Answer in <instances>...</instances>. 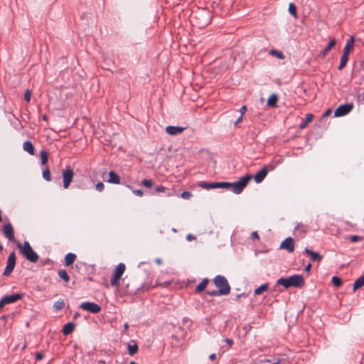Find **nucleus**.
<instances>
[{
	"label": "nucleus",
	"mask_w": 364,
	"mask_h": 364,
	"mask_svg": "<svg viewBox=\"0 0 364 364\" xmlns=\"http://www.w3.org/2000/svg\"><path fill=\"white\" fill-rule=\"evenodd\" d=\"M277 284L279 285H282L286 289L291 287L302 288L305 284V282L301 275L294 274L289 277L279 278L277 279Z\"/></svg>",
	"instance_id": "obj_1"
},
{
	"label": "nucleus",
	"mask_w": 364,
	"mask_h": 364,
	"mask_svg": "<svg viewBox=\"0 0 364 364\" xmlns=\"http://www.w3.org/2000/svg\"><path fill=\"white\" fill-rule=\"evenodd\" d=\"M17 247L20 253L29 262L35 263L38 259V255L33 250L28 241H24L23 243L17 242Z\"/></svg>",
	"instance_id": "obj_2"
},
{
	"label": "nucleus",
	"mask_w": 364,
	"mask_h": 364,
	"mask_svg": "<svg viewBox=\"0 0 364 364\" xmlns=\"http://www.w3.org/2000/svg\"><path fill=\"white\" fill-rule=\"evenodd\" d=\"M213 283L221 294L228 295L230 294L231 288L227 279L224 276L217 275L213 279Z\"/></svg>",
	"instance_id": "obj_3"
},
{
	"label": "nucleus",
	"mask_w": 364,
	"mask_h": 364,
	"mask_svg": "<svg viewBox=\"0 0 364 364\" xmlns=\"http://www.w3.org/2000/svg\"><path fill=\"white\" fill-rule=\"evenodd\" d=\"M210 18L209 12L206 11H202L196 13L193 16V19L195 20L196 24L199 28H203L208 26L210 23Z\"/></svg>",
	"instance_id": "obj_4"
},
{
	"label": "nucleus",
	"mask_w": 364,
	"mask_h": 364,
	"mask_svg": "<svg viewBox=\"0 0 364 364\" xmlns=\"http://www.w3.org/2000/svg\"><path fill=\"white\" fill-rule=\"evenodd\" d=\"M252 179V176L247 174L242 177L238 181L231 183L230 190L235 194H240Z\"/></svg>",
	"instance_id": "obj_5"
},
{
	"label": "nucleus",
	"mask_w": 364,
	"mask_h": 364,
	"mask_svg": "<svg viewBox=\"0 0 364 364\" xmlns=\"http://www.w3.org/2000/svg\"><path fill=\"white\" fill-rule=\"evenodd\" d=\"M353 43H354V38L352 36L348 40V41L345 46V48L343 50V54L341 58L340 65L338 67V69L339 70H341L346 66V65L348 62V55H349L350 51L353 47Z\"/></svg>",
	"instance_id": "obj_6"
},
{
	"label": "nucleus",
	"mask_w": 364,
	"mask_h": 364,
	"mask_svg": "<svg viewBox=\"0 0 364 364\" xmlns=\"http://www.w3.org/2000/svg\"><path fill=\"white\" fill-rule=\"evenodd\" d=\"M125 269L126 266L124 263H119L116 267L110 281V284L112 287H117L119 286V280L124 273Z\"/></svg>",
	"instance_id": "obj_7"
},
{
	"label": "nucleus",
	"mask_w": 364,
	"mask_h": 364,
	"mask_svg": "<svg viewBox=\"0 0 364 364\" xmlns=\"http://www.w3.org/2000/svg\"><path fill=\"white\" fill-rule=\"evenodd\" d=\"M16 265V254L14 252H11L7 259L6 267L4 271L3 274L6 277L9 276L13 272Z\"/></svg>",
	"instance_id": "obj_8"
},
{
	"label": "nucleus",
	"mask_w": 364,
	"mask_h": 364,
	"mask_svg": "<svg viewBox=\"0 0 364 364\" xmlns=\"http://www.w3.org/2000/svg\"><path fill=\"white\" fill-rule=\"evenodd\" d=\"M74 176L73 169L70 167H68L63 171V181L64 188H68L71 182L73 181Z\"/></svg>",
	"instance_id": "obj_9"
},
{
	"label": "nucleus",
	"mask_w": 364,
	"mask_h": 364,
	"mask_svg": "<svg viewBox=\"0 0 364 364\" xmlns=\"http://www.w3.org/2000/svg\"><path fill=\"white\" fill-rule=\"evenodd\" d=\"M80 308L92 314H97L101 311V306L99 304L89 301L82 303Z\"/></svg>",
	"instance_id": "obj_10"
},
{
	"label": "nucleus",
	"mask_w": 364,
	"mask_h": 364,
	"mask_svg": "<svg viewBox=\"0 0 364 364\" xmlns=\"http://www.w3.org/2000/svg\"><path fill=\"white\" fill-rule=\"evenodd\" d=\"M353 108V103L341 105L335 110L334 116L336 117L344 116L348 114Z\"/></svg>",
	"instance_id": "obj_11"
},
{
	"label": "nucleus",
	"mask_w": 364,
	"mask_h": 364,
	"mask_svg": "<svg viewBox=\"0 0 364 364\" xmlns=\"http://www.w3.org/2000/svg\"><path fill=\"white\" fill-rule=\"evenodd\" d=\"M294 239L289 237L282 242L280 249L287 250L289 252L291 253L294 250Z\"/></svg>",
	"instance_id": "obj_12"
},
{
	"label": "nucleus",
	"mask_w": 364,
	"mask_h": 364,
	"mask_svg": "<svg viewBox=\"0 0 364 364\" xmlns=\"http://www.w3.org/2000/svg\"><path fill=\"white\" fill-rule=\"evenodd\" d=\"M3 232H4V236L6 238H8L10 241H11V242L15 241L14 228L11 223H9L4 225Z\"/></svg>",
	"instance_id": "obj_13"
},
{
	"label": "nucleus",
	"mask_w": 364,
	"mask_h": 364,
	"mask_svg": "<svg viewBox=\"0 0 364 364\" xmlns=\"http://www.w3.org/2000/svg\"><path fill=\"white\" fill-rule=\"evenodd\" d=\"M22 297H23V294L17 293V294H14L11 295H6L4 297H2V299H4V301L5 304L6 305L9 304L15 303L16 301L20 300Z\"/></svg>",
	"instance_id": "obj_14"
},
{
	"label": "nucleus",
	"mask_w": 364,
	"mask_h": 364,
	"mask_svg": "<svg viewBox=\"0 0 364 364\" xmlns=\"http://www.w3.org/2000/svg\"><path fill=\"white\" fill-rule=\"evenodd\" d=\"M184 127L178 126H168L166 127V133L171 136L179 134L182 133L184 131Z\"/></svg>",
	"instance_id": "obj_15"
},
{
	"label": "nucleus",
	"mask_w": 364,
	"mask_h": 364,
	"mask_svg": "<svg viewBox=\"0 0 364 364\" xmlns=\"http://www.w3.org/2000/svg\"><path fill=\"white\" fill-rule=\"evenodd\" d=\"M268 173L267 166H264L259 171H258L254 176L256 183H261L266 177Z\"/></svg>",
	"instance_id": "obj_16"
},
{
	"label": "nucleus",
	"mask_w": 364,
	"mask_h": 364,
	"mask_svg": "<svg viewBox=\"0 0 364 364\" xmlns=\"http://www.w3.org/2000/svg\"><path fill=\"white\" fill-rule=\"evenodd\" d=\"M304 252L310 256L311 259L314 262H319L323 258V256L321 255L318 252H314L307 247L305 248Z\"/></svg>",
	"instance_id": "obj_17"
},
{
	"label": "nucleus",
	"mask_w": 364,
	"mask_h": 364,
	"mask_svg": "<svg viewBox=\"0 0 364 364\" xmlns=\"http://www.w3.org/2000/svg\"><path fill=\"white\" fill-rule=\"evenodd\" d=\"M75 327V325L73 322H68L67 323L62 330V332L64 335L67 336L73 333Z\"/></svg>",
	"instance_id": "obj_18"
},
{
	"label": "nucleus",
	"mask_w": 364,
	"mask_h": 364,
	"mask_svg": "<svg viewBox=\"0 0 364 364\" xmlns=\"http://www.w3.org/2000/svg\"><path fill=\"white\" fill-rule=\"evenodd\" d=\"M23 149L31 155H34L35 150L33 144L30 141H26L23 144Z\"/></svg>",
	"instance_id": "obj_19"
},
{
	"label": "nucleus",
	"mask_w": 364,
	"mask_h": 364,
	"mask_svg": "<svg viewBox=\"0 0 364 364\" xmlns=\"http://www.w3.org/2000/svg\"><path fill=\"white\" fill-rule=\"evenodd\" d=\"M109 183L119 184L120 183L119 176L113 171H110L109 173Z\"/></svg>",
	"instance_id": "obj_20"
},
{
	"label": "nucleus",
	"mask_w": 364,
	"mask_h": 364,
	"mask_svg": "<svg viewBox=\"0 0 364 364\" xmlns=\"http://www.w3.org/2000/svg\"><path fill=\"white\" fill-rule=\"evenodd\" d=\"M208 283H209L208 279H207V278L203 279V281L196 287L195 291L196 293H200V292L203 291L206 289Z\"/></svg>",
	"instance_id": "obj_21"
},
{
	"label": "nucleus",
	"mask_w": 364,
	"mask_h": 364,
	"mask_svg": "<svg viewBox=\"0 0 364 364\" xmlns=\"http://www.w3.org/2000/svg\"><path fill=\"white\" fill-rule=\"evenodd\" d=\"M76 259V255L74 253H68L65 257V265L68 267L73 264Z\"/></svg>",
	"instance_id": "obj_22"
},
{
	"label": "nucleus",
	"mask_w": 364,
	"mask_h": 364,
	"mask_svg": "<svg viewBox=\"0 0 364 364\" xmlns=\"http://www.w3.org/2000/svg\"><path fill=\"white\" fill-rule=\"evenodd\" d=\"M278 97L276 94H272L267 100V105L269 107H274L277 105Z\"/></svg>",
	"instance_id": "obj_23"
},
{
	"label": "nucleus",
	"mask_w": 364,
	"mask_h": 364,
	"mask_svg": "<svg viewBox=\"0 0 364 364\" xmlns=\"http://www.w3.org/2000/svg\"><path fill=\"white\" fill-rule=\"evenodd\" d=\"M198 186L205 189L217 188V182L208 183L200 181L198 183Z\"/></svg>",
	"instance_id": "obj_24"
},
{
	"label": "nucleus",
	"mask_w": 364,
	"mask_h": 364,
	"mask_svg": "<svg viewBox=\"0 0 364 364\" xmlns=\"http://www.w3.org/2000/svg\"><path fill=\"white\" fill-rule=\"evenodd\" d=\"M314 115L312 114H308L306 116L305 119L299 124V129H303L306 128L309 123L313 120Z\"/></svg>",
	"instance_id": "obj_25"
},
{
	"label": "nucleus",
	"mask_w": 364,
	"mask_h": 364,
	"mask_svg": "<svg viewBox=\"0 0 364 364\" xmlns=\"http://www.w3.org/2000/svg\"><path fill=\"white\" fill-rule=\"evenodd\" d=\"M132 342L134 343V344L129 343L127 346V349L129 354L130 355H134L138 352L139 346L134 341H132Z\"/></svg>",
	"instance_id": "obj_26"
},
{
	"label": "nucleus",
	"mask_w": 364,
	"mask_h": 364,
	"mask_svg": "<svg viewBox=\"0 0 364 364\" xmlns=\"http://www.w3.org/2000/svg\"><path fill=\"white\" fill-rule=\"evenodd\" d=\"M364 286V275L358 278L353 284V291Z\"/></svg>",
	"instance_id": "obj_27"
},
{
	"label": "nucleus",
	"mask_w": 364,
	"mask_h": 364,
	"mask_svg": "<svg viewBox=\"0 0 364 364\" xmlns=\"http://www.w3.org/2000/svg\"><path fill=\"white\" fill-rule=\"evenodd\" d=\"M268 289H269V284L264 283L262 285H261L260 287L256 288L254 291V294H255V295L261 294L264 291H267Z\"/></svg>",
	"instance_id": "obj_28"
},
{
	"label": "nucleus",
	"mask_w": 364,
	"mask_h": 364,
	"mask_svg": "<svg viewBox=\"0 0 364 364\" xmlns=\"http://www.w3.org/2000/svg\"><path fill=\"white\" fill-rule=\"evenodd\" d=\"M307 230H308V226L301 223H298L294 228L295 232H299L301 233H305L307 232Z\"/></svg>",
	"instance_id": "obj_29"
},
{
	"label": "nucleus",
	"mask_w": 364,
	"mask_h": 364,
	"mask_svg": "<svg viewBox=\"0 0 364 364\" xmlns=\"http://www.w3.org/2000/svg\"><path fill=\"white\" fill-rule=\"evenodd\" d=\"M58 274L65 282L67 283L70 281V277L65 269H59L58 271Z\"/></svg>",
	"instance_id": "obj_30"
},
{
	"label": "nucleus",
	"mask_w": 364,
	"mask_h": 364,
	"mask_svg": "<svg viewBox=\"0 0 364 364\" xmlns=\"http://www.w3.org/2000/svg\"><path fill=\"white\" fill-rule=\"evenodd\" d=\"M336 45V40L331 39L326 47L324 48V50L322 51L321 54L322 55L325 56L328 52Z\"/></svg>",
	"instance_id": "obj_31"
},
{
	"label": "nucleus",
	"mask_w": 364,
	"mask_h": 364,
	"mask_svg": "<svg viewBox=\"0 0 364 364\" xmlns=\"http://www.w3.org/2000/svg\"><path fill=\"white\" fill-rule=\"evenodd\" d=\"M40 156H41V164L42 165L46 164L48 162V152L45 150H42L40 153Z\"/></svg>",
	"instance_id": "obj_32"
},
{
	"label": "nucleus",
	"mask_w": 364,
	"mask_h": 364,
	"mask_svg": "<svg viewBox=\"0 0 364 364\" xmlns=\"http://www.w3.org/2000/svg\"><path fill=\"white\" fill-rule=\"evenodd\" d=\"M269 53L271 55H274L275 57H277L279 59L283 60L284 58V53L282 51H279V50H274V49H272L269 51Z\"/></svg>",
	"instance_id": "obj_33"
},
{
	"label": "nucleus",
	"mask_w": 364,
	"mask_h": 364,
	"mask_svg": "<svg viewBox=\"0 0 364 364\" xmlns=\"http://www.w3.org/2000/svg\"><path fill=\"white\" fill-rule=\"evenodd\" d=\"M231 186V183L229 182H217V188H221L230 190Z\"/></svg>",
	"instance_id": "obj_34"
},
{
	"label": "nucleus",
	"mask_w": 364,
	"mask_h": 364,
	"mask_svg": "<svg viewBox=\"0 0 364 364\" xmlns=\"http://www.w3.org/2000/svg\"><path fill=\"white\" fill-rule=\"evenodd\" d=\"M65 306V302L63 300H58L54 304V308L56 311H59L64 308Z\"/></svg>",
	"instance_id": "obj_35"
},
{
	"label": "nucleus",
	"mask_w": 364,
	"mask_h": 364,
	"mask_svg": "<svg viewBox=\"0 0 364 364\" xmlns=\"http://www.w3.org/2000/svg\"><path fill=\"white\" fill-rule=\"evenodd\" d=\"M289 12L294 17H296V7L293 3H290L289 4Z\"/></svg>",
	"instance_id": "obj_36"
},
{
	"label": "nucleus",
	"mask_w": 364,
	"mask_h": 364,
	"mask_svg": "<svg viewBox=\"0 0 364 364\" xmlns=\"http://www.w3.org/2000/svg\"><path fill=\"white\" fill-rule=\"evenodd\" d=\"M43 178L47 181H51V178H50V171L49 170L48 168H46L43 170Z\"/></svg>",
	"instance_id": "obj_37"
},
{
	"label": "nucleus",
	"mask_w": 364,
	"mask_h": 364,
	"mask_svg": "<svg viewBox=\"0 0 364 364\" xmlns=\"http://www.w3.org/2000/svg\"><path fill=\"white\" fill-rule=\"evenodd\" d=\"M332 283L335 287H338L342 284V279L336 276L333 277Z\"/></svg>",
	"instance_id": "obj_38"
},
{
	"label": "nucleus",
	"mask_w": 364,
	"mask_h": 364,
	"mask_svg": "<svg viewBox=\"0 0 364 364\" xmlns=\"http://www.w3.org/2000/svg\"><path fill=\"white\" fill-rule=\"evenodd\" d=\"M141 184L143 186H144L146 188H151L153 185V183L151 181V180H149V179H144L142 181H141Z\"/></svg>",
	"instance_id": "obj_39"
},
{
	"label": "nucleus",
	"mask_w": 364,
	"mask_h": 364,
	"mask_svg": "<svg viewBox=\"0 0 364 364\" xmlns=\"http://www.w3.org/2000/svg\"><path fill=\"white\" fill-rule=\"evenodd\" d=\"M181 198L183 199H189L192 196V193L189 191H184L181 195Z\"/></svg>",
	"instance_id": "obj_40"
},
{
	"label": "nucleus",
	"mask_w": 364,
	"mask_h": 364,
	"mask_svg": "<svg viewBox=\"0 0 364 364\" xmlns=\"http://www.w3.org/2000/svg\"><path fill=\"white\" fill-rule=\"evenodd\" d=\"M31 91L29 90H26V92L24 93V100L26 102H30L31 101Z\"/></svg>",
	"instance_id": "obj_41"
},
{
	"label": "nucleus",
	"mask_w": 364,
	"mask_h": 364,
	"mask_svg": "<svg viewBox=\"0 0 364 364\" xmlns=\"http://www.w3.org/2000/svg\"><path fill=\"white\" fill-rule=\"evenodd\" d=\"M206 293L208 295L213 296L222 295L221 293H219V290L208 291Z\"/></svg>",
	"instance_id": "obj_42"
},
{
	"label": "nucleus",
	"mask_w": 364,
	"mask_h": 364,
	"mask_svg": "<svg viewBox=\"0 0 364 364\" xmlns=\"http://www.w3.org/2000/svg\"><path fill=\"white\" fill-rule=\"evenodd\" d=\"M104 188H105V186L102 182H98L95 186L96 190L100 192L104 190Z\"/></svg>",
	"instance_id": "obj_43"
},
{
	"label": "nucleus",
	"mask_w": 364,
	"mask_h": 364,
	"mask_svg": "<svg viewBox=\"0 0 364 364\" xmlns=\"http://www.w3.org/2000/svg\"><path fill=\"white\" fill-rule=\"evenodd\" d=\"M362 240V237L358 235H351L350 237V240L352 242H355L358 241H360Z\"/></svg>",
	"instance_id": "obj_44"
},
{
	"label": "nucleus",
	"mask_w": 364,
	"mask_h": 364,
	"mask_svg": "<svg viewBox=\"0 0 364 364\" xmlns=\"http://www.w3.org/2000/svg\"><path fill=\"white\" fill-rule=\"evenodd\" d=\"M154 189H155V191L157 193L164 192L166 190V187H164L161 185L156 186Z\"/></svg>",
	"instance_id": "obj_45"
},
{
	"label": "nucleus",
	"mask_w": 364,
	"mask_h": 364,
	"mask_svg": "<svg viewBox=\"0 0 364 364\" xmlns=\"http://www.w3.org/2000/svg\"><path fill=\"white\" fill-rule=\"evenodd\" d=\"M133 193H134L136 196H139V197H141V196H143V195H144L143 191H142V190H141V189L134 190V191H133Z\"/></svg>",
	"instance_id": "obj_46"
},
{
	"label": "nucleus",
	"mask_w": 364,
	"mask_h": 364,
	"mask_svg": "<svg viewBox=\"0 0 364 364\" xmlns=\"http://www.w3.org/2000/svg\"><path fill=\"white\" fill-rule=\"evenodd\" d=\"M224 341L228 345L229 348L232 347L233 345V341L232 339L226 338L224 339Z\"/></svg>",
	"instance_id": "obj_47"
},
{
	"label": "nucleus",
	"mask_w": 364,
	"mask_h": 364,
	"mask_svg": "<svg viewBox=\"0 0 364 364\" xmlns=\"http://www.w3.org/2000/svg\"><path fill=\"white\" fill-rule=\"evenodd\" d=\"M35 358H36V360H40L43 359V353H41V352H37V353H36V357H35Z\"/></svg>",
	"instance_id": "obj_48"
},
{
	"label": "nucleus",
	"mask_w": 364,
	"mask_h": 364,
	"mask_svg": "<svg viewBox=\"0 0 364 364\" xmlns=\"http://www.w3.org/2000/svg\"><path fill=\"white\" fill-rule=\"evenodd\" d=\"M246 111H247V107L245 105H243L240 109V112L241 114L240 116L243 117V115L245 114Z\"/></svg>",
	"instance_id": "obj_49"
},
{
	"label": "nucleus",
	"mask_w": 364,
	"mask_h": 364,
	"mask_svg": "<svg viewBox=\"0 0 364 364\" xmlns=\"http://www.w3.org/2000/svg\"><path fill=\"white\" fill-rule=\"evenodd\" d=\"M251 237L253 239H257V240L259 239V235H258L257 231L252 232V234H251Z\"/></svg>",
	"instance_id": "obj_50"
},
{
	"label": "nucleus",
	"mask_w": 364,
	"mask_h": 364,
	"mask_svg": "<svg viewBox=\"0 0 364 364\" xmlns=\"http://www.w3.org/2000/svg\"><path fill=\"white\" fill-rule=\"evenodd\" d=\"M153 287V286H151V284H143L141 285V288L144 289V290H148L149 289Z\"/></svg>",
	"instance_id": "obj_51"
},
{
	"label": "nucleus",
	"mask_w": 364,
	"mask_h": 364,
	"mask_svg": "<svg viewBox=\"0 0 364 364\" xmlns=\"http://www.w3.org/2000/svg\"><path fill=\"white\" fill-rule=\"evenodd\" d=\"M331 114V109H327L323 114V117H327Z\"/></svg>",
	"instance_id": "obj_52"
},
{
	"label": "nucleus",
	"mask_w": 364,
	"mask_h": 364,
	"mask_svg": "<svg viewBox=\"0 0 364 364\" xmlns=\"http://www.w3.org/2000/svg\"><path fill=\"white\" fill-rule=\"evenodd\" d=\"M195 238H196V237H195V236H193V235H191V234H188V235H186V239H187V240H188V241H191V240H194Z\"/></svg>",
	"instance_id": "obj_53"
},
{
	"label": "nucleus",
	"mask_w": 364,
	"mask_h": 364,
	"mask_svg": "<svg viewBox=\"0 0 364 364\" xmlns=\"http://www.w3.org/2000/svg\"><path fill=\"white\" fill-rule=\"evenodd\" d=\"M209 358L210 360L214 361L216 360V355L215 353H212L210 355Z\"/></svg>",
	"instance_id": "obj_54"
},
{
	"label": "nucleus",
	"mask_w": 364,
	"mask_h": 364,
	"mask_svg": "<svg viewBox=\"0 0 364 364\" xmlns=\"http://www.w3.org/2000/svg\"><path fill=\"white\" fill-rule=\"evenodd\" d=\"M242 117H243L242 116H240V117L237 119L236 122H235V127H236V126H237V124H239V123L242 120Z\"/></svg>",
	"instance_id": "obj_55"
},
{
	"label": "nucleus",
	"mask_w": 364,
	"mask_h": 364,
	"mask_svg": "<svg viewBox=\"0 0 364 364\" xmlns=\"http://www.w3.org/2000/svg\"><path fill=\"white\" fill-rule=\"evenodd\" d=\"M311 268V264L309 263V264H307L304 269L305 272H309L310 271Z\"/></svg>",
	"instance_id": "obj_56"
},
{
	"label": "nucleus",
	"mask_w": 364,
	"mask_h": 364,
	"mask_svg": "<svg viewBox=\"0 0 364 364\" xmlns=\"http://www.w3.org/2000/svg\"><path fill=\"white\" fill-rule=\"evenodd\" d=\"M5 305H6V304H5L4 301V299H1L0 300V310H1V309H2Z\"/></svg>",
	"instance_id": "obj_57"
},
{
	"label": "nucleus",
	"mask_w": 364,
	"mask_h": 364,
	"mask_svg": "<svg viewBox=\"0 0 364 364\" xmlns=\"http://www.w3.org/2000/svg\"><path fill=\"white\" fill-rule=\"evenodd\" d=\"M124 329L125 331L128 330L129 329V324L127 323H125L124 325Z\"/></svg>",
	"instance_id": "obj_58"
},
{
	"label": "nucleus",
	"mask_w": 364,
	"mask_h": 364,
	"mask_svg": "<svg viewBox=\"0 0 364 364\" xmlns=\"http://www.w3.org/2000/svg\"><path fill=\"white\" fill-rule=\"evenodd\" d=\"M360 97L362 98L361 102L362 103L364 102V101H363V93L362 94V95H359L358 96V100L359 101H360Z\"/></svg>",
	"instance_id": "obj_59"
},
{
	"label": "nucleus",
	"mask_w": 364,
	"mask_h": 364,
	"mask_svg": "<svg viewBox=\"0 0 364 364\" xmlns=\"http://www.w3.org/2000/svg\"><path fill=\"white\" fill-rule=\"evenodd\" d=\"M8 316L6 315H3L1 316V319H3L4 321H6L7 319Z\"/></svg>",
	"instance_id": "obj_60"
},
{
	"label": "nucleus",
	"mask_w": 364,
	"mask_h": 364,
	"mask_svg": "<svg viewBox=\"0 0 364 364\" xmlns=\"http://www.w3.org/2000/svg\"><path fill=\"white\" fill-rule=\"evenodd\" d=\"M98 364H106L105 360H99Z\"/></svg>",
	"instance_id": "obj_61"
},
{
	"label": "nucleus",
	"mask_w": 364,
	"mask_h": 364,
	"mask_svg": "<svg viewBox=\"0 0 364 364\" xmlns=\"http://www.w3.org/2000/svg\"><path fill=\"white\" fill-rule=\"evenodd\" d=\"M43 119L45 121L48 120V117L46 114L43 116Z\"/></svg>",
	"instance_id": "obj_62"
},
{
	"label": "nucleus",
	"mask_w": 364,
	"mask_h": 364,
	"mask_svg": "<svg viewBox=\"0 0 364 364\" xmlns=\"http://www.w3.org/2000/svg\"><path fill=\"white\" fill-rule=\"evenodd\" d=\"M79 316H80V314L77 312V313L75 314L74 318H76Z\"/></svg>",
	"instance_id": "obj_63"
},
{
	"label": "nucleus",
	"mask_w": 364,
	"mask_h": 364,
	"mask_svg": "<svg viewBox=\"0 0 364 364\" xmlns=\"http://www.w3.org/2000/svg\"><path fill=\"white\" fill-rule=\"evenodd\" d=\"M129 364H136V363L134 361H132V362H130Z\"/></svg>",
	"instance_id": "obj_64"
}]
</instances>
